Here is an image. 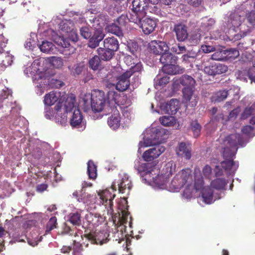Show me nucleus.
Here are the masks:
<instances>
[{
	"label": "nucleus",
	"mask_w": 255,
	"mask_h": 255,
	"mask_svg": "<svg viewBox=\"0 0 255 255\" xmlns=\"http://www.w3.org/2000/svg\"><path fill=\"white\" fill-rule=\"evenodd\" d=\"M55 118L57 122L59 123L62 125L66 123L67 116L65 115V114H64L61 117H60V116L57 114L55 116Z\"/></svg>",
	"instance_id": "nucleus-62"
},
{
	"label": "nucleus",
	"mask_w": 255,
	"mask_h": 255,
	"mask_svg": "<svg viewBox=\"0 0 255 255\" xmlns=\"http://www.w3.org/2000/svg\"><path fill=\"white\" fill-rule=\"evenodd\" d=\"M236 151L237 150L234 149V148H231L230 146H226V147L224 148L223 156L225 159H232Z\"/></svg>",
	"instance_id": "nucleus-33"
},
{
	"label": "nucleus",
	"mask_w": 255,
	"mask_h": 255,
	"mask_svg": "<svg viewBox=\"0 0 255 255\" xmlns=\"http://www.w3.org/2000/svg\"><path fill=\"white\" fill-rule=\"evenodd\" d=\"M81 35L85 39H88L92 36V32L90 28L87 26L82 27L80 29Z\"/></svg>",
	"instance_id": "nucleus-47"
},
{
	"label": "nucleus",
	"mask_w": 255,
	"mask_h": 255,
	"mask_svg": "<svg viewBox=\"0 0 255 255\" xmlns=\"http://www.w3.org/2000/svg\"><path fill=\"white\" fill-rule=\"evenodd\" d=\"M142 69V64L140 62L137 63L134 66H131L129 70L127 71H131L132 75L135 72H138L141 71Z\"/></svg>",
	"instance_id": "nucleus-58"
},
{
	"label": "nucleus",
	"mask_w": 255,
	"mask_h": 255,
	"mask_svg": "<svg viewBox=\"0 0 255 255\" xmlns=\"http://www.w3.org/2000/svg\"><path fill=\"white\" fill-rule=\"evenodd\" d=\"M68 221L73 225L79 226L81 224V214L77 212L71 213L69 215Z\"/></svg>",
	"instance_id": "nucleus-31"
},
{
	"label": "nucleus",
	"mask_w": 255,
	"mask_h": 255,
	"mask_svg": "<svg viewBox=\"0 0 255 255\" xmlns=\"http://www.w3.org/2000/svg\"><path fill=\"white\" fill-rule=\"evenodd\" d=\"M247 19L249 23L253 26L255 25V10H252L246 15Z\"/></svg>",
	"instance_id": "nucleus-52"
},
{
	"label": "nucleus",
	"mask_w": 255,
	"mask_h": 255,
	"mask_svg": "<svg viewBox=\"0 0 255 255\" xmlns=\"http://www.w3.org/2000/svg\"><path fill=\"white\" fill-rule=\"evenodd\" d=\"M198 97L197 95H195L191 97V100L188 101L187 102H189V105L191 107H195L198 102Z\"/></svg>",
	"instance_id": "nucleus-64"
},
{
	"label": "nucleus",
	"mask_w": 255,
	"mask_h": 255,
	"mask_svg": "<svg viewBox=\"0 0 255 255\" xmlns=\"http://www.w3.org/2000/svg\"><path fill=\"white\" fill-rule=\"evenodd\" d=\"M13 56L11 54L8 53H4L2 55V60L0 63L1 66L6 67L11 65L13 62Z\"/></svg>",
	"instance_id": "nucleus-34"
},
{
	"label": "nucleus",
	"mask_w": 255,
	"mask_h": 255,
	"mask_svg": "<svg viewBox=\"0 0 255 255\" xmlns=\"http://www.w3.org/2000/svg\"><path fill=\"white\" fill-rule=\"evenodd\" d=\"M111 191L110 189L100 191L98 192V196L101 199L100 202L105 206L107 209V214L113 216L114 214L113 202V200L116 196V194L114 192L116 190V185L112 184Z\"/></svg>",
	"instance_id": "nucleus-4"
},
{
	"label": "nucleus",
	"mask_w": 255,
	"mask_h": 255,
	"mask_svg": "<svg viewBox=\"0 0 255 255\" xmlns=\"http://www.w3.org/2000/svg\"><path fill=\"white\" fill-rule=\"evenodd\" d=\"M90 25L95 29V32H103V28L105 25L104 19L100 16L95 17L90 19Z\"/></svg>",
	"instance_id": "nucleus-19"
},
{
	"label": "nucleus",
	"mask_w": 255,
	"mask_h": 255,
	"mask_svg": "<svg viewBox=\"0 0 255 255\" xmlns=\"http://www.w3.org/2000/svg\"><path fill=\"white\" fill-rule=\"evenodd\" d=\"M108 98L110 101H114L115 103L118 102L119 94L115 91H110L108 92Z\"/></svg>",
	"instance_id": "nucleus-54"
},
{
	"label": "nucleus",
	"mask_w": 255,
	"mask_h": 255,
	"mask_svg": "<svg viewBox=\"0 0 255 255\" xmlns=\"http://www.w3.org/2000/svg\"><path fill=\"white\" fill-rule=\"evenodd\" d=\"M156 163L154 162L143 163L140 164L137 167L138 172L145 176H148V180L152 181L158 185H163L164 182L159 183L158 180L163 178L162 175H159V171L156 168Z\"/></svg>",
	"instance_id": "nucleus-2"
},
{
	"label": "nucleus",
	"mask_w": 255,
	"mask_h": 255,
	"mask_svg": "<svg viewBox=\"0 0 255 255\" xmlns=\"http://www.w3.org/2000/svg\"><path fill=\"white\" fill-rule=\"evenodd\" d=\"M176 165L175 164L173 161H170L166 164L165 166V168L163 170H165L164 176L166 177H169L171 176L173 173L175 171Z\"/></svg>",
	"instance_id": "nucleus-32"
},
{
	"label": "nucleus",
	"mask_w": 255,
	"mask_h": 255,
	"mask_svg": "<svg viewBox=\"0 0 255 255\" xmlns=\"http://www.w3.org/2000/svg\"><path fill=\"white\" fill-rule=\"evenodd\" d=\"M201 197L204 203L210 204L213 203V191L209 187L204 188L201 192Z\"/></svg>",
	"instance_id": "nucleus-24"
},
{
	"label": "nucleus",
	"mask_w": 255,
	"mask_h": 255,
	"mask_svg": "<svg viewBox=\"0 0 255 255\" xmlns=\"http://www.w3.org/2000/svg\"><path fill=\"white\" fill-rule=\"evenodd\" d=\"M228 96V91L227 90H220L215 95L214 101L216 102H220L225 100Z\"/></svg>",
	"instance_id": "nucleus-38"
},
{
	"label": "nucleus",
	"mask_w": 255,
	"mask_h": 255,
	"mask_svg": "<svg viewBox=\"0 0 255 255\" xmlns=\"http://www.w3.org/2000/svg\"><path fill=\"white\" fill-rule=\"evenodd\" d=\"M111 110L112 115L108 118V124L111 128L116 129L120 126V114L116 107L111 108Z\"/></svg>",
	"instance_id": "nucleus-12"
},
{
	"label": "nucleus",
	"mask_w": 255,
	"mask_h": 255,
	"mask_svg": "<svg viewBox=\"0 0 255 255\" xmlns=\"http://www.w3.org/2000/svg\"><path fill=\"white\" fill-rule=\"evenodd\" d=\"M179 83L185 87H194L195 80L190 76L184 75L179 79Z\"/></svg>",
	"instance_id": "nucleus-27"
},
{
	"label": "nucleus",
	"mask_w": 255,
	"mask_h": 255,
	"mask_svg": "<svg viewBox=\"0 0 255 255\" xmlns=\"http://www.w3.org/2000/svg\"><path fill=\"white\" fill-rule=\"evenodd\" d=\"M234 164L235 163L233 159H225L221 163L222 167L226 171H230L234 165Z\"/></svg>",
	"instance_id": "nucleus-45"
},
{
	"label": "nucleus",
	"mask_w": 255,
	"mask_h": 255,
	"mask_svg": "<svg viewBox=\"0 0 255 255\" xmlns=\"http://www.w3.org/2000/svg\"><path fill=\"white\" fill-rule=\"evenodd\" d=\"M119 191L121 193L128 194L131 188V183L127 177L123 178L118 184Z\"/></svg>",
	"instance_id": "nucleus-17"
},
{
	"label": "nucleus",
	"mask_w": 255,
	"mask_h": 255,
	"mask_svg": "<svg viewBox=\"0 0 255 255\" xmlns=\"http://www.w3.org/2000/svg\"><path fill=\"white\" fill-rule=\"evenodd\" d=\"M128 48L129 49L130 52L133 54L135 55V52L138 49V45L136 42H131L128 43Z\"/></svg>",
	"instance_id": "nucleus-56"
},
{
	"label": "nucleus",
	"mask_w": 255,
	"mask_h": 255,
	"mask_svg": "<svg viewBox=\"0 0 255 255\" xmlns=\"http://www.w3.org/2000/svg\"><path fill=\"white\" fill-rule=\"evenodd\" d=\"M53 44L47 41H43L40 45V50L44 53H48L53 50Z\"/></svg>",
	"instance_id": "nucleus-40"
},
{
	"label": "nucleus",
	"mask_w": 255,
	"mask_h": 255,
	"mask_svg": "<svg viewBox=\"0 0 255 255\" xmlns=\"http://www.w3.org/2000/svg\"><path fill=\"white\" fill-rule=\"evenodd\" d=\"M254 130V128L251 126L247 125L244 126L242 128L243 133L249 135Z\"/></svg>",
	"instance_id": "nucleus-59"
},
{
	"label": "nucleus",
	"mask_w": 255,
	"mask_h": 255,
	"mask_svg": "<svg viewBox=\"0 0 255 255\" xmlns=\"http://www.w3.org/2000/svg\"><path fill=\"white\" fill-rule=\"evenodd\" d=\"M227 183V181L225 178H216L211 181L210 186L218 190H224Z\"/></svg>",
	"instance_id": "nucleus-25"
},
{
	"label": "nucleus",
	"mask_w": 255,
	"mask_h": 255,
	"mask_svg": "<svg viewBox=\"0 0 255 255\" xmlns=\"http://www.w3.org/2000/svg\"><path fill=\"white\" fill-rule=\"evenodd\" d=\"M73 250V255H78L83 251V246L80 243L74 241Z\"/></svg>",
	"instance_id": "nucleus-49"
},
{
	"label": "nucleus",
	"mask_w": 255,
	"mask_h": 255,
	"mask_svg": "<svg viewBox=\"0 0 255 255\" xmlns=\"http://www.w3.org/2000/svg\"><path fill=\"white\" fill-rule=\"evenodd\" d=\"M51 62L53 67L56 68H60L63 65L62 59L59 57H52Z\"/></svg>",
	"instance_id": "nucleus-51"
},
{
	"label": "nucleus",
	"mask_w": 255,
	"mask_h": 255,
	"mask_svg": "<svg viewBox=\"0 0 255 255\" xmlns=\"http://www.w3.org/2000/svg\"><path fill=\"white\" fill-rule=\"evenodd\" d=\"M101 60L99 56H94L89 60V67L94 70H97L100 65Z\"/></svg>",
	"instance_id": "nucleus-37"
},
{
	"label": "nucleus",
	"mask_w": 255,
	"mask_h": 255,
	"mask_svg": "<svg viewBox=\"0 0 255 255\" xmlns=\"http://www.w3.org/2000/svg\"><path fill=\"white\" fill-rule=\"evenodd\" d=\"M187 3L194 7H198L201 5L203 0H186Z\"/></svg>",
	"instance_id": "nucleus-60"
},
{
	"label": "nucleus",
	"mask_w": 255,
	"mask_h": 255,
	"mask_svg": "<svg viewBox=\"0 0 255 255\" xmlns=\"http://www.w3.org/2000/svg\"><path fill=\"white\" fill-rule=\"evenodd\" d=\"M51 84L53 87L58 89L62 87L64 85L63 82L57 79H52Z\"/></svg>",
	"instance_id": "nucleus-61"
},
{
	"label": "nucleus",
	"mask_w": 255,
	"mask_h": 255,
	"mask_svg": "<svg viewBox=\"0 0 255 255\" xmlns=\"http://www.w3.org/2000/svg\"><path fill=\"white\" fill-rule=\"evenodd\" d=\"M177 63H170L162 66V70L168 75H175L180 73V67L176 65Z\"/></svg>",
	"instance_id": "nucleus-22"
},
{
	"label": "nucleus",
	"mask_w": 255,
	"mask_h": 255,
	"mask_svg": "<svg viewBox=\"0 0 255 255\" xmlns=\"http://www.w3.org/2000/svg\"><path fill=\"white\" fill-rule=\"evenodd\" d=\"M87 172L89 178L94 180L97 176V166L94 161L90 160L87 163Z\"/></svg>",
	"instance_id": "nucleus-26"
},
{
	"label": "nucleus",
	"mask_w": 255,
	"mask_h": 255,
	"mask_svg": "<svg viewBox=\"0 0 255 255\" xmlns=\"http://www.w3.org/2000/svg\"><path fill=\"white\" fill-rule=\"evenodd\" d=\"M173 31L175 33L178 41H185L188 37V27L184 23H178L175 24L173 26Z\"/></svg>",
	"instance_id": "nucleus-6"
},
{
	"label": "nucleus",
	"mask_w": 255,
	"mask_h": 255,
	"mask_svg": "<svg viewBox=\"0 0 255 255\" xmlns=\"http://www.w3.org/2000/svg\"><path fill=\"white\" fill-rule=\"evenodd\" d=\"M104 37L103 33L99 32H94L93 36L90 37V40L88 42V46L92 48H95L97 47L100 41H101Z\"/></svg>",
	"instance_id": "nucleus-21"
},
{
	"label": "nucleus",
	"mask_w": 255,
	"mask_h": 255,
	"mask_svg": "<svg viewBox=\"0 0 255 255\" xmlns=\"http://www.w3.org/2000/svg\"><path fill=\"white\" fill-rule=\"evenodd\" d=\"M85 108L91 103V108L94 113L103 111L106 104V96L104 92L97 90L90 94L86 95L83 99Z\"/></svg>",
	"instance_id": "nucleus-1"
},
{
	"label": "nucleus",
	"mask_w": 255,
	"mask_h": 255,
	"mask_svg": "<svg viewBox=\"0 0 255 255\" xmlns=\"http://www.w3.org/2000/svg\"><path fill=\"white\" fill-rule=\"evenodd\" d=\"M83 117L79 109H75L70 121L71 126L73 128H80L82 127Z\"/></svg>",
	"instance_id": "nucleus-14"
},
{
	"label": "nucleus",
	"mask_w": 255,
	"mask_h": 255,
	"mask_svg": "<svg viewBox=\"0 0 255 255\" xmlns=\"http://www.w3.org/2000/svg\"><path fill=\"white\" fill-rule=\"evenodd\" d=\"M204 182L202 177L199 179H195L194 183V188L196 190H203Z\"/></svg>",
	"instance_id": "nucleus-55"
},
{
	"label": "nucleus",
	"mask_w": 255,
	"mask_h": 255,
	"mask_svg": "<svg viewBox=\"0 0 255 255\" xmlns=\"http://www.w3.org/2000/svg\"><path fill=\"white\" fill-rule=\"evenodd\" d=\"M45 117L47 119H51L54 115V111L49 106L45 108Z\"/></svg>",
	"instance_id": "nucleus-57"
},
{
	"label": "nucleus",
	"mask_w": 255,
	"mask_h": 255,
	"mask_svg": "<svg viewBox=\"0 0 255 255\" xmlns=\"http://www.w3.org/2000/svg\"><path fill=\"white\" fill-rule=\"evenodd\" d=\"M104 47L115 53L119 48V41L113 36L106 38L104 40Z\"/></svg>",
	"instance_id": "nucleus-16"
},
{
	"label": "nucleus",
	"mask_w": 255,
	"mask_h": 255,
	"mask_svg": "<svg viewBox=\"0 0 255 255\" xmlns=\"http://www.w3.org/2000/svg\"><path fill=\"white\" fill-rule=\"evenodd\" d=\"M202 67H204V71L205 73L209 75H215L214 62L210 63L208 65L202 63Z\"/></svg>",
	"instance_id": "nucleus-44"
},
{
	"label": "nucleus",
	"mask_w": 255,
	"mask_h": 255,
	"mask_svg": "<svg viewBox=\"0 0 255 255\" xmlns=\"http://www.w3.org/2000/svg\"><path fill=\"white\" fill-rule=\"evenodd\" d=\"M176 151L178 156L184 157L187 160L191 158V149L186 146L184 142L180 143Z\"/></svg>",
	"instance_id": "nucleus-18"
},
{
	"label": "nucleus",
	"mask_w": 255,
	"mask_h": 255,
	"mask_svg": "<svg viewBox=\"0 0 255 255\" xmlns=\"http://www.w3.org/2000/svg\"><path fill=\"white\" fill-rule=\"evenodd\" d=\"M150 51L155 55H161L169 50L167 43L164 41L152 40L149 43Z\"/></svg>",
	"instance_id": "nucleus-7"
},
{
	"label": "nucleus",
	"mask_w": 255,
	"mask_h": 255,
	"mask_svg": "<svg viewBox=\"0 0 255 255\" xmlns=\"http://www.w3.org/2000/svg\"><path fill=\"white\" fill-rule=\"evenodd\" d=\"M148 7L147 0H133L132 1V13L129 14V20L134 23L141 22V20L145 16Z\"/></svg>",
	"instance_id": "nucleus-3"
},
{
	"label": "nucleus",
	"mask_w": 255,
	"mask_h": 255,
	"mask_svg": "<svg viewBox=\"0 0 255 255\" xmlns=\"http://www.w3.org/2000/svg\"><path fill=\"white\" fill-rule=\"evenodd\" d=\"M224 143L226 146L234 148L237 150L238 145L242 146L244 144V139L239 133L231 134L226 137Z\"/></svg>",
	"instance_id": "nucleus-8"
},
{
	"label": "nucleus",
	"mask_w": 255,
	"mask_h": 255,
	"mask_svg": "<svg viewBox=\"0 0 255 255\" xmlns=\"http://www.w3.org/2000/svg\"><path fill=\"white\" fill-rule=\"evenodd\" d=\"M202 173L205 178L209 179L211 178L212 170L209 165H206L203 167Z\"/></svg>",
	"instance_id": "nucleus-50"
},
{
	"label": "nucleus",
	"mask_w": 255,
	"mask_h": 255,
	"mask_svg": "<svg viewBox=\"0 0 255 255\" xmlns=\"http://www.w3.org/2000/svg\"><path fill=\"white\" fill-rule=\"evenodd\" d=\"M173 118L172 117L163 116L159 118V121L163 126L168 127L173 125Z\"/></svg>",
	"instance_id": "nucleus-46"
},
{
	"label": "nucleus",
	"mask_w": 255,
	"mask_h": 255,
	"mask_svg": "<svg viewBox=\"0 0 255 255\" xmlns=\"http://www.w3.org/2000/svg\"><path fill=\"white\" fill-rule=\"evenodd\" d=\"M61 29L62 31L67 33H71V35L73 36L72 42H75L78 41V35L74 30L73 24L70 21H67L60 25Z\"/></svg>",
	"instance_id": "nucleus-15"
},
{
	"label": "nucleus",
	"mask_w": 255,
	"mask_h": 255,
	"mask_svg": "<svg viewBox=\"0 0 255 255\" xmlns=\"http://www.w3.org/2000/svg\"><path fill=\"white\" fill-rule=\"evenodd\" d=\"M137 24L140 25V27L145 34H149L152 33L156 26L155 20L148 17L145 18L142 21L141 20L140 23Z\"/></svg>",
	"instance_id": "nucleus-13"
},
{
	"label": "nucleus",
	"mask_w": 255,
	"mask_h": 255,
	"mask_svg": "<svg viewBox=\"0 0 255 255\" xmlns=\"http://www.w3.org/2000/svg\"><path fill=\"white\" fill-rule=\"evenodd\" d=\"M194 87H184L182 90L184 100L186 103L191 100V97L195 94H193Z\"/></svg>",
	"instance_id": "nucleus-36"
},
{
	"label": "nucleus",
	"mask_w": 255,
	"mask_h": 255,
	"mask_svg": "<svg viewBox=\"0 0 255 255\" xmlns=\"http://www.w3.org/2000/svg\"><path fill=\"white\" fill-rule=\"evenodd\" d=\"M246 76H248L249 78L251 80V82L255 79V72L252 69H249L247 72H242L240 71L239 72L238 77L239 78L243 80L245 82H247V78Z\"/></svg>",
	"instance_id": "nucleus-29"
},
{
	"label": "nucleus",
	"mask_w": 255,
	"mask_h": 255,
	"mask_svg": "<svg viewBox=\"0 0 255 255\" xmlns=\"http://www.w3.org/2000/svg\"><path fill=\"white\" fill-rule=\"evenodd\" d=\"M98 54L100 59L104 61L110 60L114 56L115 53L110 49L104 47H100L97 49Z\"/></svg>",
	"instance_id": "nucleus-23"
},
{
	"label": "nucleus",
	"mask_w": 255,
	"mask_h": 255,
	"mask_svg": "<svg viewBox=\"0 0 255 255\" xmlns=\"http://www.w3.org/2000/svg\"><path fill=\"white\" fill-rule=\"evenodd\" d=\"M57 218L55 217H51L46 224L45 232L49 233L51 230L56 228Z\"/></svg>",
	"instance_id": "nucleus-41"
},
{
	"label": "nucleus",
	"mask_w": 255,
	"mask_h": 255,
	"mask_svg": "<svg viewBox=\"0 0 255 255\" xmlns=\"http://www.w3.org/2000/svg\"><path fill=\"white\" fill-rule=\"evenodd\" d=\"M108 31L118 36L119 37L123 36V33L121 29V26L115 21L108 26Z\"/></svg>",
	"instance_id": "nucleus-30"
},
{
	"label": "nucleus",
	"mask_w": 255,
	"mask_h": 255,
	"mask_svg": "<svg viewBox=\"0 0 255 255\" xmlns=\"http://www.w3.org/2000/svg\"><path fill=\"white\" fill-rule=\"evenodd\" d=\"M177 57L169 52H165L160 56V62L163 65L177 63Z\"/></svg>",
	"instance_id": "nucleus-20"
},
{
	"label": "nucleus",
	"mask_w": 255,
	"mask_h": 255,
	"mask_svg": "<svg viewBox=\"0 0 255 255\" xmlns=\"http://www.w3.org/2000/svg\"><path fill=\"white\" fill-rule=\"evenodd\" d=\"M155 82L160 86H164L166 85L170 80V77L167 75H165L162 77L159 76H156L154 79Z\"/></svg>",
	"instance_id": "nucleus-43"
},
{
	"label": "nucleus",
	"mask_w": 255,
	"mask_h": 255,
	"mask_svg": "<svg viewBox=\"0 0 255 255\" xmlns=\"http://www.w3.org/2000/svg\"><path fill=\"white\" fill-rule=\"evenodd\" d=\"M129 21V15L128 16L127 14L123 13L119 16L114 21L117 23L120 26H125L128 21Z\"/></svg>",
	"instance_id": "nucleus-39"
},
{
	"label": "nucleus",
	"mask_w": 255,
	"mask_h": 255,
	"mask_svg": "<svg viewBox=\"0 0 255 255\" xmlns=\"http://www.w3.org/2000/svg\"><path fill=\"white\" fill-rule=\"evenodd\" d=\"M132 75L131 71H126L118 78L116 89L119 91H126L129 86V78Z\"/></svg>",
	"instance_id": "nucleus-9"
},
{
	"label": "nucleus",
	"mask_w": 255,
	"mask_h": 255,
	"mask_svg": "<svg viewBox=\"0 0 255 255\" xmlns=\"http://www.w3.org/2000/svg\"><path fill=\"white\" fill-rule=\"evenodd\" d=\"M192 171L189 168L182 169L174 177L173 182L176 183L177 180L178 185L183 186L187 182L192 180Z\"/></svg>",
	"instance_id": "nucleus-10"
},
{
	"label": "nucleus",
	"mask_w": 255,
	"mask_h": 255,
	"mask_svg": "<svg viewBox=\"0 0 255 255\" xmlns=\"http://www.w3.org/2000/svg\"><path fill=\"white\" fill-rule=\"evenodd\" d=\"M197 57V53L195 52L190 51L188 52L187 54H184L182 59L183 61L185 62H189L190 59H195Z\"/></svg>",
	"instance_id": "nucleus-53"
},
{
	"label": "nucleus",
	"mask_w": 255,
	"mask_h": 255,
	"mask_svg": "<svg viewBox=\"0 0 255 255\" xmlns=\"http://www.w3.org/2000/svg\"><path fill=\"white\" fill-rule=\"evenodd\" d=\"M59 99V96L52 91L46 94L44 97V104L47 106L54 105Z\"/></svg>",
	"instance_id": "nucleus-28"
},
{
	"label": "nucleus",
	"mask_w": 255,
	"mask_h": 255,
	"mask_svg": "<svg viewBox=\"0 0 255 255\" xmlns=\"http://www.w3.org/2000/svg\"><path fill=\"white\" fill-rule=\"evenodd\" d=\"M48 188V185L46 183H42L38 184L36 187L37 192L42 193L46 190Z\"/></svg>",
	"instance_id": "nucleus-63"
},
{
	"label": "nucleus",
	"mask_w": 255,
	"mask_h": 255,
	"mask_svg": "<svg viewBox=\"0 0 255 255\" xmlns=\"http://www.w3.org/2000/svg\"><path fill=\"white\" fill-rule=\"evenodd\" d=\"M161 108L166 114L175 115L179 109V101L176 99H171L169 102L162 104Z\"/></svg>",
	"instance_id": "nucleus-11"
},
{
	"label": "nucleus",
	"mask_w": 255,
	"mask_h": 255,
	"mask_svg": "<svg viewBox=\"0 0 255 255\" xmlns=\"http://www.w3.org/2000/svg\"><path fill=\"white\" fill-rule=\"evenodd\" d=\"M227 56L231 59H235L240 55L239 51L235 48H231L227 50Z\"/></svg>",
	"instance_id": "nucleus-48"
},
{
	"label": "nucleus",
	"mask_w": 255,
	"mask_h": 255,
	"mask_svg": "<svg viewBox=\"0 0 255 255\" xmlns=\"http://www.w3.org/2000/svg\"><path fill=\"white\" fill-rule=\"evenodd\" d=\"M215 75L217 74H221L226 73L228 69L227 66L214 62Z\"/></svg>",
	"instance_id": "nucleus-42"
},
{
	"label": "nucleus",
	"mask_w": 255,
	"mask_h": 255,
	"mask_svg": "<svg viewBox=\"0 0 255 255\" xmlns=\"http://www.w3.org/2000/svg\"><path fill=\"white\" fill-rule=\"evenodd\" d=\"M165 148L161 144H156L153 147L144 152L142 158L144 161H151L158 157L165 151Z\"/></svg>",
	"instance_id": "nucleus-5"
},
{
	"label": "nucleus",
	"mask_w": 255,
	"mask_h": 255,
	"mask_svg": "<svg viewBox=\"0 0 255 255\" xmlns=\"http://www.w3.org/2000/svg\"><path fill=\"white\" fill-rule=\"evenodd\" d=\"M190 128L193 132L195 137H198L200 134L201 126L197 120L193 121L190 123Z\"/></svg>",
	"instance_id": "nucleus-35"
}]
</instances>
